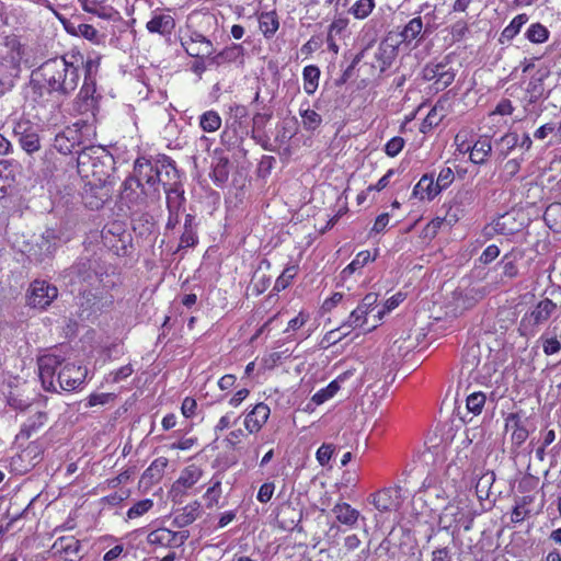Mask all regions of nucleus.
<instances>
[{
  "mask_svg": "<svg viewBox=\"0 0 561 561\" xmlns=\"http://www.w3.org/2000/svg\"><path fill=\"white\" fill-rule=\"evenodd\" d=\"M79 79V68L73 60L66 56L50 58L33 72V100L42 106L49 102L55 106L77 89Z\"/></svg>",
  "mask_w": 561,
  "mask_h": 561,
  "instance_id": "nucleus-1",
  "label": "nucleus"
},
{
  "mask_svg": "<svg viewBox=\"0 0 561 561\" xmlns=\"http://www.w3.org/2000/svg\"><path fill=\"white\" fill-rule=\"evenodd\" d=\"M113 156L102 146L84 147L78 152L77 165L81 175L105 180L113 169Z\"/></svg>",
  "mask_w": 561,
  "mask_h": 561,
  "instance_id": "nucleus-2",
  "label": "nucleus"
},
{
  "mask_svg": "<svg viewBox=\"0 0 561 561\" xmlns=\"http://www.w3.org/2000/svg\"><path fill=\"white\" fill-rule=\"evenodd\" d=\"M165 169V174L169 176L171 173L174 178L178 176V170L174 162L168 156H158L157 159H148L139 157L134 163V174L130 175L138 183L147 185L153 194H159L158 184L160 182V173Z\"/></svg>",
  "mask_w": 561,
  "mask_h": 561,
  "instance_id": "nucleus-3",
  "label": "nucleus"
},
{
  "mask_svg": "<svg viewBox=\"0 0 561 561\" xmlns=\"http://www.w3.org/2000/svg\"><path fill=\"white\" fill-rule=\"evenodd\" d=\"M377 302L378 294H367L357 308L350 313L347 320L341 325V329H348V331L343 332V335H348L351 331L355 329H363L364 332L373 331L378 325L379 321L375 318V322L368 327V316L376 309Z\"/></svg>",
  "mask_w": 561,
  "mask_h": 561,
  "instance_id": "nucleus-4",
  "label": "nucleus"
},
{
  "mask_svg": "<svg viewBox=\"0 0 561 561\" xmlns=\"http://www.w3.org/2000/svg\"><path fill=\"white\" fill-rule=\"evenodd\" d=\"M486 289L479 285L459 286L455 289L447 302V313L454 317L472 308L480 299L486 295Z\"/></svg>",
  "mask_w": 561,
  "mask_h": 561,
  "instance_id": "nucleus-5",
  "label": "nucleus"
},
{
  "mask_svg": "<svg viewBox=\"0 0 561 561\" xmlns=\"http://www.w3.org/2000/svg\"><path fill=\"white\" fill-rule=\"evenodd\" d=\"M462 368L469 374H474L473 378L483 383L490 382L497 371V365L494 360L486 358L483 363L481 362L478 345H472L466 350L462 356Z\"/></svg>",
  "mask_w": 561,
  "mask_h": 561,
  "instance_id": "nucleus-6",
  "label": "nucleus"
},
{
  "mask_svg": "<svg viewBox=\"0 0 561 561\" xmlns=\"http://www.w3.org/2000/svg\"><path fill=\"white\" fill-rule=\"evenodd\" d=\"M23 57L21 42L14 35L7 36L0 45V75L16 79L20 73V65Z\"/></svg>",
  "mask_w": 561,
  "mask_h": 561,
  "instance_id": "nucleus-7",
  "label": "nucleus"
},
{
  "mask_svg": "<svg viewBox=\"0 0 561 561\" xmlns=\"http://www.w3.org/2000/svg\"><path fill=\"white\" fill-rule=\"evenodd\" d=\"M121 197L129 209L141 210L147 206L148 198L157 199L159 194H153L145 184L138 183V180L128 176L123 182Z\"/></svg>",
  "mask_w": 561,
  "mask_h": 561,
  "instance_id": "nucleus-8",
  "label": "nucleus"
},
{
  "mask_svg": "<svg viewBox=\"0 0 561 561\" xmlns=\"http://www.w3.org/2000/svg\"><path fill=\"white\" fill-rule=\"evenodd\" d=\"M456 77V70L451 67L450 62L445 58L439 62H430L422 69V78L425 81L433 82V87L437 91L445 90L449 87Z\"/></svg>",
  "mask_w": 561,
  "mask_h": 561,
  "instance_id": "nucleus-9",
  "label": "nucleus"
},
{
  "mask_svg": "<svg viewBox=\"0 0 561 561\" xmlns=\"http://www.w3.org/2000/svg\"><path fill=\"white\" fill-rule=\"evenodd\" d=\"M57 297V287L41 279L31 283L26 295L27 305L39 310L46 309Z\"/></svg>",
  "mask_w": 561,
  "mask_h": 561,
  "instance_id": "nucleus-10",
  "label": "nucleus"
},
{
  "mask_svg": "<svg viewBox=\"0 0 561 561\" xmlns=\"http://www.w3.org/2000/svg\"><path fill=\"white\" fill-rule=\"evenodd\" d=\"M556 309L557 305L548 298L539 301L530 312L523 317L519 328L523 331V334L531 332L535 327L548 321Z\"/></svg>",
  "mask_w": 561,
  "mask_h": 561,
  "instance_id": "nucleus-11",
  "label": "nucleus"
},
{
  "mask_svg": "<svg viewBox=\"0 0 561 561\" xmlns=\"http://www.w3.org/2000/svg\"><path fill=\"white\" fill-rule=\"evenodd\" d=\"M400 486H389L370 495V503L380 513L397 512L402 505Z\"/></svg>",
  "mask_w": 561,
  "mask_h": 561,
  "instance_id": "nucleus-12",
  "label": "nucleus"
},
{
  "mask_svg": "<svg viewBox=\"0 0 561 561\" xmlns=\"http://www.w3.org/2000/svg\"><path fill=\"white\" fill-rule=\"evenodd\" d=\"M13 135L20 146L28 154L41 149L39 137L35 126L27 119H21L14 124Z\"/></svg>",
  "mask_w": 561,
  "mask_h": 561,
  "instance_id": "nucleus-13",
  "label": "nucleus"
},
{
  "mask_svg": "<svg viewBox=\"0 0 561 561\" xmlns=\"http://www.w3.org/2000/svg\"><path fill=\"white\" fill-rule=\"evenodd\" d=\"M181 44L185 51L195 58L210 57L215 51L213 43L196 31L182 36Z\"/></svg>",
  "mask_w": 561,
  "mask_h": 561,
  "instance_id": "nucleus-14",
  "label": "nucleus"
},
{
  "mask_svg": "<svg viewBox=\"0 0 561 561\" xmlns=\"http://www.w3.org/2000/svg\"><path fill=\"white\" fill-rule=\"evenodd\" d=\"M60 243V237L55 229H46L31 249V256L37 262L50 259Z\"/></svg>",
  "mask_w": 561,
  "mask_h": 561,
  "instance_id": "nucleus-15",
  "label": "nucleus"
},
{
  "mask_svg": "<svg viewBox=\"0 0 561 561\" xmlns=\"http://www.w3.org/2000/svg\"><path fill=\"white\" fill-rule=\"evenodd\" d=\"M87 377V368L73 363H66L57 374V383L65 391L79 388Z\"/></svg>",
  "mask_w": 561,
  "mask_h": 561,
  "instance_id": "nucleus-16",
  "label": "nucleus"
},
{
  "mask_svg": "<svg viewBox=\"0 0 561 561\" xmlns=\"http://www.w3.org/2000/svg\"><path fill=\"white\" fill-rule=\"evenodd\" d=\"M467 504L463 500H454L443 510L438 518V525L442 529L450 528L465 523Z\"/></svg>",
  "mask_w": 561,
  "mask_h": 561,
  "instance_id": "nucleus-17",
  "label": "nucleus"
},
{
  "mask_svg": "<svg viewBox=\"0 0 561 561\" xmlns=\"http://www.w3.org/2000/svg\"><path fill=\"white\" fill-rule=\"evenodd\" d=\"M60 365L59 357L53 354L44 355L38 359L39 378L45 390L57 391L55 375Z\"/></svg>",
  "mask_w": 561,
  "mask_h": 561,
  "instance_id": "nucleus-18",
  "label": "nucleus"
},
{
  "mask_svg": "<svg viewBox=\"0 0 561 561\" xmlns=\"http://www.w3.org/2000/svg\"><path fill=\"white\" fill-rule=\"evenodd\" d=\"M94 84L84 82L75 102V108L78 113L95 115L98 99L94 96Z\"/></svg>",
  "mask_w": 561,
  "mask_h": 561,
  "instance_id": "nucleus-19",
  "label": "nucleus"
},
{
  "mask_svg": "<svg viewBox=\"0 0 561 561\" xmlns=\"http://www.w3.org/2000/svg\"><path fill=\"white\" fill-rule=\"evenodd\" d=\"M80 131L76 128L68 127L56 135L54 148L62 154H69L80 145Z\"/></svg>",
  "mask_w": 561,
  "mask_h": 561,
  "instance_id": "nucleus-20",
  "label": "nucleus"
},
{
  "mask_svg": "<svg viewBox=\"0 0 561 561\" xmlns=\"http://www.w3.org/2000/svg\"><path fill=\"white\" fill-rule=\"evenodd\" d=\"M473 199L474 196L471 190L458 191L447 213V219L449 221H457L460 217L465 215L466 207L472 205Z\"/></svg>",
  "mask_w": 561,
  "mask_h": 561,
  "instance_id": "nucleus-21",
  "label": "nucleus"
},
{
  "mask_svg": "<svg viewBox=\"0 0 561 561\" xmlns=\"http://www.w3.org/2000/svg\"><path fill=\"white\" fill-rule=\"evenodd\" d=\"M271 410L267 404L261 402L245 415L244 426L250 433L259 432L266 423Z\"/></svg>",
  "mask_w": 561,
  "mask_h": 561,
  "instance_id": "nucleus-22",
  "label": "nucleus"
},
{
  "mask_svg": "<svg viewBox=\"0 0 561 561\" xmlns=\"http://www.w3.org/2000/svg\"><path fill=\"white\" fill-rule=\"evenodd\" d=\"M85 12L92 13L103 20H114L118 12L110 4L108 0H79Z\"/></svg>",
  "mask_w": 561,
  "mask_h": 561,
  "instance_id": "nucleus-23",
  "label": "nucleus"
},
{
  "mask_svg": "<svg viewBox=\"0 0 561 561\" xmlns=\"http://www.w3.org/2000/svg\"><path fill=\"white\" fill-rule=\"evenodd\" d=\"M47 420L48 417L46 412L34 411V413L21 425L16 438L28 439L46 424Z\"/></svg>",
  "mask_w": 561,
  "mask_h": 561,
  "instance_id": "nucleus-24",
  "label": "nucleus"
},
{
  "mask_svg": "<svg viewBox=\"0 0 561 561\" xmlns=\"http://www.w3.org/2000/svg\"><path fill=\"white\" fill-rule=\"evenodd\" d=\"M79 549L80 543L73 537H60L51 546V551L54 554L65 553L68 556V558H65L64 561H79Z\"/></svg>",
  "mask_w": 561,
  "mask_h": 561,
  "instance_id": "nucleus-25",
  "label": "nucleus"
},
{
  "mask_svg": "<svg viewBox=\"0 0 561 561\" xmlns=\"http://www.w3.org/2000/svg\"><path fill=\"white\" fill-rule=\"evenodd\" d=\"M505 428L507 431L512 430V443L516 447L522 446L528 438L529 433L517 413H511L507 415L505 420Z\"/></svg>",
  "mask_w": 561,
  "mask_h": 561,
  "instance_id": "nucleus-26",
  "label": "nucleus"
},
{
  "mask_svg": "<svg viewBox=\"0 0 561 561\" xmlns=\"http://www.w3.org/2000/svg\"><path fill=\"white\" fill-rule=\"evenodd\" d=\"M167 195V208L169 213H180L182 209L185 197L182 184L174 182L171 185L163 184Z\"/></svg>",
  "mask_w": 561,
  "mask_h": 561,
  "instance_id": "nucleus-27",
  "label": "nucleus"
},
{
  "mask_svg": "<svg viewBox=\"0 0 561 561\" xmlns=\"http://www.w3.org/2000/svg\"><path fill=\"white\" fill-rule=\"evenodd\" d=\"M442 192L433 175L425 174L414 186L413 194L420 199L432 201Z\"/></svg>",
  "mask_w": 561,
  "mask_h": 561,
  "instance_id": "nucleus-28",
  "label": "nucleus"
},
{
  "mask_svg": "<svg viewBox=\"0 0 561 561\" xmlns=\"http://www.w3.org/2000/svg\"><path fill=\"white\" fill-rule=\"evenodd\" d=\"M333 514L339 523L348 527H355L360 516L359 511L352 507L346 502H339L332 508Z\"/></svg>",
  "mask_w": 561,
  "mask_h": 561,
  "instance_id": "nucleus-29",
  "label": "nucleus"
},
{
  "mask_svg": "<svg viewBox=\"0 0 561 561\" xmlns=\"http://www.w3.org/2000/svg\"><path fill=\"white\" fill-rule=\"evenodd\" d=\"M492 152V144L489 137H480L470 150L469 159L474 164H483L486 162Z\"/></svg>",
  "mask_w": 561,
  "mask_h": 561,
  "instance_id": "nucleus-30",
  "label": "nucleus"
},
{
  "mask_svg": "<svg viewBox=\"0 0 561 561\" xmlns=\"http://www.w3.org/2000/svg\"><path fill=\"white\" fill-rule=\"evenodd\" d=\"M203 471L195 465L187 466L181 471L179 479L175 481L174 490H187L196 484L202 478Z\"/></svg>",
  "mask_w": 561,
  "mask_h": 561,
  "instance_id": "nucleus-31",
  "label": "nucleus"
},
{
  "mask_svg": "<svg viewBox=\"0 0 561 561\" xmlns=\"http://www.w3.org/2000/svg\"><path fill=\"white\" fill-rule=\"evenodd\" d=\"M175 26L174 19L169 14H157L147 22V30L150 33L160 35L170 34Z\"/></svg>",
  "mask_w": 561,
  "mask_h": 561,
  "instance_id": "nucleus-32",
  "label": "nucleus"
},
{
  "mask_svg": "<svg viewBox=\"0 0 561 561\" xmlns=\"http://www.w3.org/2000/svg\"><path fill=\"white\" fill-rule=\"evenodd\" d=\"M244 55V48L240 44H232L229 47L222 49L219 54L211 58V62L221 65L222 62L242 61Z\"/></svg>",
  "mask_w": 561,
  "mask_h": 561,
  "instance_id": "nucleus-33",
  "label": "nucleus"
},
{
  "mask_svg": "<svg viewBox=\"0 0 561 561\" xmlns=\"http://www.w3.org/2000/svg\"><path fill=\"white\" fill-rule=\"evenodd\" d=\"M201 515V504L193 502L185 507L174 517V523L178 527H185L194 523Z\"/></svg>",
  "mask_w": 561,
  "mask_h": 561,
  "instance_id": "nucleus-34",
  "label": "nucleus"
},
{
  "mask_svg": "<svg viewBox=\"0 0 561 561\" xmlns=\"http://www.w3.org/2000/svg\"><path fill=\"white\" fill-rule=\"evenodd\" d=\"M259 27L266 38H271L279 27L276 12H263L259 18Z\"/></svg>",
  "mask_w": 561,
  "mask_h": 561,
  "instance_id": "nucleus-35",
  "label": "nucleus"
},
{
  "mask_svg": "<svg viewBox=\"0 0 561 561\" xmlns=\"http://www.w3.org/2000/svg\"><path fill=\"white\" fill-rule=\"evenodd\" d=\"M518 141L519 135L516 131H508L503 135L496 144L499 157L505 159L518 146Z\"/></svg>",
  "mask_w": 561,
  "mask_h": 561,
  "instance_id": "nucleus-36",
  "label": "nucleus"
},
{
  "mask_svg": "<svg viewBox=\"0 0 561 561\" xmlns=\"http://www.w3.org/2000/svg\"><path fill=\"white\" fill-rule=\"evenodd\" d=\"M423 31V21L421 16H415L410 20L400 33L402 43L410 44L417 39Z\"/></svg>",
  "mask_w": 561,
  "mask_h": 561,
  "instance_id": "nucleus-37",
  "label": "nucleus"
},
{
  "mask_svg": "<svg viewBox=\"0 0 561 561\" xmlns=\"http://www.w3.org/2000/svg\"><path fill=\"white\" fill-rule=\"evenodd\" d=\"M304 90L308 95H312L319 84L320 70L317 66L309 65L304 68Z\"/></svg>",
  "mask_w": 561,
  "mask_h": 561,
  "instance_id": "nucleus-38",
  "label": "nucleus"
},
{
  "mask_svg": "<svg viewBox=\"0 0 561 561\" xmlns=\"http://www.w3.org/2000/svg\"><path fill=\"white\" fill-rule=\"evenodd\" d=\"M528 22V15L522 13L516 15L511 23L502 31L500 42L505 43L513 39L520 31L522 26Z\"/></svg>",
  "mask_w": 561,
  "mask_h": 561,
  "instance_id": "nucleus-39",
  "label": "nucleus"
},
{
  "mask_svg": "<svg viewBox=\"0 0 561 561\" xmlns=\"http://www.w3.org/2000/svg\"><path fill=\"white\" fill-rule=\"evenodd\" d=\"M376 255H371L368 250L357 253L355 259L341 272L343 278L352 275L355 271L363 268L367 263L375 261Z\"/></svg>",
  "mask_w": 561,
  "mask_h": 561,
  "instance_id": "nucleus-40",
  "label": "nucleus"
},
{
  "mask_svg": "<svg viewBox=\"0 0 561 561\" xmlns=\"http://www.w3.org/2000/svg\"><path fill=\"white\" fill-rule=\"evenodd\" d=\"M220 126L221 117L214 110L206 111L199 116V127L206 133H215Z\"/></svg>",
  "mask_w": 561,
  "mask_h": 561,
  "instance_id": "nucleus-41",
  "label": "nucleus"
},
{
  "mask_svg": "<svg viewBox=\"0 0 561 561\" xmlns=\"http://www.w3.org/2000/svg\"><path fill=\"white\" fill-rule=\"evenodd\" d=\"M172 537V530L168 528H158L148 534L147 541L152 546L170 547Z\"/></svg>",
  "mask_w": 561,
  "mask_h": 561,
  "instance_id": "nucleus-42",
  "label": "nucleus"
},
{
  "mask_svg": "<svg viewBox=\"0 0 561 561\" xmlns=\"http://www.w3.org/2000/svg\"><path fill=\"white\" fill-rule=\"evenodd\" d=\"M340 390V382L337 379L331 381L325 388L320 389L317 391L312 398L311 401L316 403L317 405H320L324 403L325 401L333 398L337 391Z\"/></svg>",
  "mask_w": 561,
  "mask_h": 561,
  "instance_id": "nucleus-43",
  "label": "nucleus"
},
{
  "mask_svg": "<svg viewBox=\"0 0 561 561\" xmlns=\"http://www.w3.org/2000/svg\"><path fill=\"white\" fill-rule=\"evenodd\" d=\"M375 8V0H357L348 10L358 20L366 19Z\"/></svg>",
  "mask_w": 561,
  "mask_h": 561,
  "instance_id": "nucleus-44",
  "label": "nucleus"
},
{
  "mask_svg": "<svg viewBox=\"0 0 561 561\" xmlns=\"http://www.w3.org/2000/svg\"><path fill=\"white\" fill-rule=\"evenodd\" d=\"M297 273H298L297 265H290V266L285 267L283 273L277 277V279L275 282L274 290L282 291V290L286 289L290 285L291 280L296 277Z\"/></svg>",
  "mask_w": 561,
  "mask_h": 561,
  "instance_id": "nucleus-45",
  "label": "nucleus"
},
{
  "mask_svg": "<svg viewBox=\"0 0 561 561\" xmlns=\"http://www.w3.org/2000/svg\"><path fill=\"white\" fill-rule=\"evenodd\" d=\"M526 37L531 43L541 44L548 39L549 31L542 24L534 23L528 27Z\"/></svg>",
  "mask_w": 561,
  "mask_h": 561,
  "instance_id": "nucleus-46",
  "label": "nucleus"
},
{
  "mask_svg": "<svg viewBox=\"0 0 561 561\" xmlns=\"http://www.w3.org/2000/svg\"><path fill=\"white\" fill-rule=\"evenodd\" d=\"M299 112L306 130H314L321 125L322 118L314 110L300 108Z\"/></svg>",
  "mask_w": 561,
  "mask_h": 561,
  "instance_id": "nucleus-47",
  "label": "nucleus"
},
{
  "mask_svg": "<svg viewBox=\"0 0 561 561\" xmlns=\"http://www.w3.org/2000/svg\"><path fill=\"white\" fill-rule=\"evenodd\" d=\"M494 230L501 234H512L517 231V227L514 226V217L512 214H505L499 217L494 221Z\"/></svg>",
  "mask_w": 561,
  "mask_h": 561,
  "instance_id": "nucleus-48",
  "label": "nucleus"
},
{
  "mask_svg": "<svg viewBox=\"0 0 561 561\" xmlns=\"http://www.w3.org/2000/svg\"><path fill=\"white\" fill-rule=\"evenodd\" d=\"M72 271L81 282L91 283V280L96 277L95 272L92 271L90 261L79 262L73 266Z\"/></svg>",
  "mask_w": 561,
  "mask_h": 561,
  "instance_id": "nucleus-49",
  "label": "nucleus"
},
{
  "mask_svg": "<svg viewBox=\"0 0 561 561\" xmlns=\"http://www.w3.org/2000/svg\"><path fill=\"white\" fill-rule=\"evenodd\" d=\"M72 271L81 282L91 283V280L96 277L95 272L92 271L90 261L79 262L73 266Z\"/></svg>",
  "mask_w": 561,
  "mask_h": 561,
  "instance_id": "nucleus-50",
  "label": "nucleus"
},
{
  "mask_svg": "<svg viewBox=\"0 0 561 561\" xmlns=\"http://www.w3.org/2000/svg\"><path fill=\"white\" fill-rule=\"evenodd\" d=\"M153 506V501L150 499H145L135 503L128 511L127 517L129 519H134L142 516L147 512H149Z\"/></svg>",
  "mask_w": 561,
  "mask_h": 561,
  "instance_id": "nucleus-51",
  "label": "nucleus"
},
{
  "mask_svg": "<svg viewBox=\"0 0 561 561\" xmlns=\"http://www.w3.org/2000/svg\"><path fill=\"white\" fill-rule=\"evenodd\" d=\"M485 403V394L482 392H473L467 398V409L473 414L481 413Z\"/></svg>",
  "mask_w": 561,
  "mask_h": 561,
  "instance_id": "nucleus-52",
  "label": "nucleus"
},
{
  "mask_svg": "<svg viewBox=\"0 0 561 561\" xmlns=\"http://www.w3.org/2000/svg\"><path fill=\"white\" fill-rule=\"evenodd\" d=\"M405 298V295L402 293H397L392 297L386 300L382 310H378L377 314L374 318H377V321H380L385 313L391 311L397 308Z\"/></svg>",
  "mask_w": 561,
  "mask_h": 561,
  "instance_id": "nucleus-53",
  "label": "nucleus"
},
{
  "mask_svg": "<svg viewBox=\"0 0 561 561\" xmlns=\"http://www.w3.org/2000/svg\"><path fill=\"white\" fill-rule=\"evenodd\" d=\"M7 403L10 408L16 411H26L32 408V402L28 399H24L13 392H10L7 397Z\"/></svg>",
  "mask_w": 561,
  "mask_h": 561,
  "instance_id": "nucleus-54",
  "label": "nucleus"
},
{
  "mask_svg": "<svg viewBox=\"0 0 561 561\" xmlns=\"http://www.w3.org/2000/svg\"><path fill=\"white\" fill-rule=\"evenodd\" d=\"M455 180V174L451 168L445 167L443 168L436 179L437 187H440L442 191L446 190L451 185Z\"/></svg>",
  "mask_w": 561,
  "mask_h": 561,
  "instance_id": "nucleus-55",
  "label": "nucleus"
},
{
  "mask_svg": "<svg viewBox=\"0 0 561 561\" xmlns=\"http://www.w3.org/2000/svg\"><path fill=\"white\" fill-rule=\"evenodd\" d=\"M543 73H541L538 77H533L528 83L527 92L530 94L531 98L537 99L540 98L543 93Z\"/></svg>",
  "mask_w": 561,
  "mask_h": 561,
  "instance_id": "nucleus-56",
  "label": "nucleus"
},
{
  "mask_svg": "<svg viewBox=\"0 0 561 561\" xmlns=\"http://www.w3.org/2000/svg\"><path fill=\"white\" fill-rule=\"evenodd\" d=\"M221 483L220 481H216L213 486L208 488L205 493V499L207 501V506L211 507L217 505L221 495Z\"/></svg>",
  "mask_w": 561,
  "mask_h": 561,
  "instance_id": "nucleus-57",
  "label": "nucleus"
},
{
  "mask_svg": "<svg viewBox=\"0 0 561 561\" xmlns=\"http://www.w3.org/2000/svg\"><path fill=\"white\" fill-rule=\"evenodd\" d=\"M77 34L94 43L99 42L98 30L90 24H79Z\"/></svg>",
  "mask_w": 561,
  "mask_h": 561,
  "instance_id": "nucleus-58",
  "label": "nucleus"
},
{
  "mask_svg": "<svg viewBox=\"0 0 561 561\" xmlns=\"http://www.w3.org/2000/svg\"><path fill=\"white\" fill-rule=\"evenodd\" d=\"M404 146V139L402 137L391 138L385 146V152L389 157H396L402 150Z\"/></svg>",
  "mask_w": 561,
  "mask_h": 561,
  "instance_id": "nucleus-59",
  "label": "nucleus"
},
{
  "mask_svg": "<svg viewBox=\"0 0 561 561\" xmlns=\"http://www.w3.org/2000/svg\"><path fill=\"white\" fill-rule=\"evenodd\" d=\"M523 159H510L503 168L504 175L507 180L514 178L520 170Z\"/></svg>",
  "mask_w": 561,
  "mask_h": 561,
  "instance_id": "nucleus-60",
  "label": "nucleus"
},
{
  "mask_svg": "<svg viewBox=\"0 0 561 561\" xmlns=\"http://www.w3.org/2000/svg\"><path fill=\"white\" fill-rule=\"evenodd\" d=\"M542 350L546 355H552L561 350V344L557 337H541Z\"/></svg>",
  "mask_w": 561,
  "mask_h": 561,
  "instance_id": "nucleus-61",
  "label": "nucleus"
},
{
  "mask_svg": "<svg viewBox=\"0 0 561 561\" xmlns=\"http://www.w3.org/2000/svg\"><path fill=\"white\" fill-rule=\"evenodd\" d=\"M275 485L273 482H265L261 485L259 493H257V501L261 503H267L274 493Z\"/></svg>",
  "mask_w": 561,
  "mask_h": 561,
  "instance_id": "nucleus-62",
  "label": "nucleus"
},
{
  "mask_svg": "<svg viewBox=\"0 0 561 561\" xmlns=\"http://www.w3.org/2000/svg\"><path fill=\"white\" fill-rule=\"evenodd\" d=\"M501 263L503 264V276L512 279L518 275V268L514 261L508 260V255H504Z\"/></svg>",
  "mask_w": 561,
  "mask_h": 561,
  "instance_id": "nucleus-63",
  "label": "nucleus"
},
{
  "mask_svg": "<svg viewBox=\"0 0 561 561\" xmlns=\"http://www.w3.org/2000/svg\"><path fill=\"white\" fill-rule=\"evenodd\" d=\"M500 255V249L495 244L489 245L480 255L479 261L483 264L493 262Z\"/></svg>",
  "mask_w": 561,
  "mask_h": 561,
  "instance_id": "nucleus-64",
  "label": "nucleus"
}]
</instances>
